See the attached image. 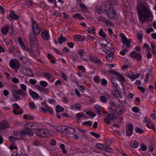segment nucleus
<instances>
[{"label": "nucleus", "mask_w": 156, "mask_h": 156, "mask_svg": "<svg viewBox=\"0 0 156 156\" xmlns=\"http://www.w3.org/2000/svg\"><path fill=\"white\" fill-rule=\"evenodd\" d=\"M36 35L33 33L29 34L30 43L31 48H35V51H38V45Z\"/></svg>", "instance_id": "f257e3e1"}, {"label": "nucleus", "mask_w": 156, "mask_h": 156, "mask_svg": "<svg viewBox=\"0 0 156 156\" xmlns=\"http://www.w3.org/2000/svg\"><path fill=\"white\" fill-rule=\"evenodd\" d=\"M106 14L107 16L110 19L114 20L116 18V13L113 8V6L109 5L106 7Z\"/></svg>", "instance_id": "f03ea898"}, {"label": "nucleus", "mask_w": 156, "mask_h": 156, "mask_svg": "<svg viewBox=\"0 0 156 156\" xmlns=\"http://www.w3.org/2000/svg\"><path fill=\"white\" fill-rule=\"evenodd\" d=\"M126 108L122 104L118 105L116 107L115 112L118 117L122 115L126 111Z\"/></svg>", "instance_id": "7ed1b4c3"}, {"label": "nucleus", "mask_w": 156, "mask_h": 156, "mask_svg": "<svg viewBox=\"0 0 156 156\" xmlns=\"http://www.w3.org/2000/svg\"><path fill=\"white\" fill-rule=\"evenodd\" d=\"M60 130L62 132L68 134H73L76 131V129L74 128L66 126L61 127Z\"/></svg>", "instance_id": "20e7f679"}, {"label": "nucleus", "mask_w": 156, "mask_h": 156, "mask_svg": "<svg viewBox=\"0 0 156 156\" xmlns=\"http://www.w3.org/2000/svg\"><path fill=\"white\" fill-rule=\"evenodd\" d=\"M120 36L121 38V40L122 44L123 45L125 44L126 47H130V44L131 43V40L130 39H127L125 35L123 34H120Z\"/></svg>", "instance_id": "39448f33"}, {"label": "nucleus", "mask_w": 156, "mask_h": 156, "mask_svg": "<svg viewBox=\"0 0 156 156\" xmlns=\"http://www.w3.org/2000/svg\"><path fill=\"white\" fill-rule=\"evenodd\" d=\"M32 20L33 30L34 34L36 35H37L40 33L41 29L36 21H34L33 19Z\"/></svg>", "instance_id": "423d86ee"}, {"label": "nucleus", "mask_w": 156, "mask_h": 156, "mask_svg": "<svg viewBox=\"0 0 156 156\" xmlns=\"http://www.w3.org/2000/svg\"><path fill=\"white\" fill-rule=\"evenodd\" d=\"M109 73L112 75H115L116 76L118 79L121 82V84L122 85L123 90L124 92L125 91L124 88L123 86V84H122V82H124L125 81L124 78L120 74L117 73L116 71H114L113 70H111L109 71Z\"/></svg>", "instance_id": "0eeeda50"}, {"label": "nucleus", "mask_w": 156, "mask_h": 156, "mask_svg": "<svg viewBox=\"0 0 156 156\" xmlns=\"http://www.w3.org/2000/svg\"><path fill=\"white\" fill-rule=\"evenodd\" d=\"M10 66L13 69H18L20 67L18 61L15 59L11 60L9 62Z\"/></svg>", "instance_id": "6e6552de"}, {"label": "nucleus", "mask_w": 156, "mask_h": 156, "mask_svg": "<svg viewBox=\"0 0 156 156\" xmlns=\"http://www.w3.org/2000/svg\"><path fill=\"white\" fill-rule=\"evenodd\" d=\"M90 58L91 61L94 62L96 65L98 66H101L102 64V62L97 57L91 55Z\"/></svg>", "instance_id": "1a4fd4ad"}, {"label": "nucleus", "mask_w": 156, "mask_h": 156, "mask_svg": "<svg viewBox=\"0 0 156 156\" xmlns=\"http://www.w3.org/2000/svg\"><path fill=\"white\" fill-rule=\"evenodd\" d=\"M130 56L132 58H134L138 61H140L142 58L141 55L137 52H132L130 54Z\"/></svg>", "instance_id": "9d476101"}, {"label": "nucleus", "mask_w": 156, "mask_h": 156, "mask_svg": "<svg viewBox=\"0 0 156 156\" xmlns=\"http://www.w3.org/2000/svg\"><path fill=\"white\" fill-rule=\"evenodd\" d=\"M7 18L10 20H12L14 19L17 20L19 17L17 15L15 14L13 11H12L10 12V14L7 16Z\"/></svg>", "instance_id": "9b49d317"}, {"label": "nucleus", "mask_w": 156, "mask_h": 156, "mask_svg": "<svg viewBox=\"0 0 156 156\" xmlns=\"http://www.w3.org/2000/svg\"><path fill=\"white\" fill-rule=\"evenodd\" d=\"M9 124L5 120L2 121L0 123V128L1 129H5L9 128Z\"/></svg>", "instance_id": "f8f14e48"}, {"label": "nucleus", "mask_w": 156, "mask_h": 156, "mask_svg": "<svg viewBox=\"0 0 156 156\" xmlns=\"http://www.w3.org/2000/svg\"><path fill=\"white\" fill-rule=\"evenodd\" d=\"M96 147L98 148L106 151H107V150L109 149L108 147L106 146L105 145L102 144L100 143L96 144Z\"/></svg>", "instance_id": "ddd939ff"}, {"label": "nucleus", "mask_w": 156, "mask_h": 156, "mask_svg": "<svg viewBox=\"0 0 156 156\" xmlns=\"http://www.w3.org/2000/svg\"><path fill=\"white\" fill-rule=\"evenodd\" d=\"M114 49H112L110 53L108 54L106 56V58L109 61L112 60L114 58V52L115 51Z\"/></svg>", "instance_id": "4468645a"}, {"label": "nucleus", "mask_w": 156, "mask_h": 156, "mask_svg": "<svg viewBox=\"0 0 156 156\" xmlns=\"http://www.w3.org/2000/svg\"><path fill=\"white\" fill-rule=\"evenodd\" d=\"M29 93L33 99L39 97L38 94L30 89L29 90Z\"/></svg>", "instance_id": "2eb2a0df"}, {"label": "nucleus", "mask_w": 156, "mask_h": 156, "mask_svg": "<svg viewBox=\"0 0 156 156\" xmlns=\"http://www.w3.org/2000/svg\"><path fill=\"white\" fill-rule=\"evenodd\" d=\"M107 117L108 118L111 120L113 119H114L117 118L118 117V116H117V115L115 111L112 112L108 114Z\"/></svg>", "instance_id": "dca6fc26"}, {"label": "nucleus", "mask_w": 156, "mask_h": 156, "mask_svg": "<svg viewBox=\"0 0 156 156\" xmlns=\"http://www.w3.org/2000/svg\"><path fill=\"white\" fill-rule=\"evenodd\" d=\"M24 131L23 129L21 131H14L13 132L14 134L16 136H24Z\"/></svg>", "instance_id": "f3484780"}, {"label": "nucleus", "mask_w": 156, "mask_h": 156, "mask_svg": "<svg viewBox=\"0 0 156 156\" xmlns=\"http://www.w3.org/2000/svg\"><path fill=\"white\" fill-rule=\"evenodd\" d=\"M18 90H17L14 91L12 93V97L16 101H17L18 99H20V96L19 94L18 93Z\"/></svg>", "instance_id": "a211bd4d"}, {"label": "nucleus", "mask_w": 156, "mask_h": 156, "mask_svg": "<svg viewBox=\"0 0 156 156\" xmlns=\"http://www.w3.org/2000/svg\"><path fill=\"white\" fill-rule=\"evenodd\" d=\"M23 130L24 131V136L26 134L29 136H32L33 135L32 131L29 129H23Z\"/></svg>", "instance_id": "6ab92c4d"}, {"label": "nucleus", "mask_w": 156, "mask_h": 156, "mask_svg": "<svg viewBox=\"0 0 156 156\" xmlns=\"http://www.w3.org/2000/svg\"><path fill=\"white\" fill-rule=\"evenodd\" d=\"M109 5H106L105 4L104 7L101 6H99L98 9V12L99 14H101L102 13L105 12H106V6H109Z\"/></svg>", "instance_id": "aec40b11"}, {"label": "nucleus", "mask_w": 156, "mask_h": 156, "mask_svg": "<svg viewBox=\"0 0 156 156\" xmlns=\"http://www.w3.org/2000/svg\"><path fill=\"white\" fill-rule=\"evenodd\" d=\"M41 35L43 38L45 40H48L49 38L48 33L46 30L42 33Z\"/></svg>", "instance_id": "412c9836"}, {"label": "nucleus", "mask_w": 156, "mask_h": 156, "mask_svg": "<svg viewBox=\"0 0 156 156\" xmlns=\"http://www.w3.org/2000/svg\"><path fill=\"white\" fill-rule=\"evenodd\" d=\"M18 93L19 94L20 96V95L23 98H25L27 96V91L23 90L20 89H18Z\"/></svg>", "instance_id": "4be33fe9"}, {"label": "nucleus", "mask_w": 156, "mask_h": 156, "mask_svg": "<svg viewBox=\"0 0 156 156\" xmlns=\"http://www.w3.org/2000/svg\"><path fill=\"white\" fill-rule=\"evenodd\" d=\"M34 125L31 122H27L25 124V126L27 129H34L33 127L34 126Z\"/></svg>", "instance_id": "5701e85b"}, {"label": "nucleus", "mask_w": 156, "mask_h": 156, "mask_svg": "<svg viewBox=\"0 0 156 156\" xmlns=\"http://www.w3.org/2000/svg\"><path fill=\"white\" fill-rule=\"evenodd\" d=\"M80 105L78 103H76L75 105H73L70 107V108L72 110H76L80 108Z\"/></svg>", "instance_id": "b1692460"}, {"label": "nucleus", "mask_w": 156, "mask_h": 156, "mask_svg": "<svg viewBox=\"0 0 156 156\" xmlns=\"http://www.w3.org/2000/svg\"><path fill=\"white\" fill-rule=\"evenodd\" d=\"M38 51L37 52L35 51L36 52V53L35 54L32 49L31 51H30L29 52V53L32 57L34 58H36L37 56L39 55V53L40 51L38 49Z\"/></svg>", "instance_id": "393cba45"}, {"label": "nucleus", "mask_w": 156, "mask_h": 156, "mask_svg": "<svg viewBox=\"0 0 156 156\" xmlns=\"http://www.w3.org/2000/svg\"><path fill=\"white\" fill-rule=\"evenodd\" d=\"M112 49H114V48H111L107 45L104 46L102 48L103 51L107 53H108L109 52H111Z\"/></svg>", "instance_id": "a878e982"}, {"label": "nucleus", "mask_w": 156, "mask_h": 156, "mask_svg": "<svg viewBox=\"0 0 156 156\" xmlns=\"http://www.w3.org/2000/svg\"><path fill=\"white\" fill-rule=\"evenodd\" d=\"M111 81L114 87L117 90H119L118 85L116 82V81H117V80H116L114 78H112Z\"/></svg>", "instance_id": "bb28decb"}, {"label": "nucleus", "mask_w": 156, "mask_h": 156, "mask_svg": "<svg viewBox=\"0 0 156 156\" xmlns=\"http://www.w3.org/2000/svg\"><path fill=\"white\" fill-rule=\"evenodd\" d=\"M111 95L113 96V98H118L119 97L120 98L121 96L118 93L117 91L112 90L111 93Z\"/></svg>", "instance_id": "cd10ccee"}, {"label": "nucleus", "mask_w": 156, "mask_h": 156, "mask_svg": "<svg viewBox=\"0 0 156 156\" xmlns=\"http://www.w3.org/2000/svg\"><path fill=\"white\" fill-rule=\"evenodd\" d=\"M67 40L66 38L63 37L62 35H61L60 36V37L58 38V41L59 43L61 44L63 43V42Z\"/></svg>", "instance_id": "c85d7f7f"}, {"label": "nucleus", "mask_w": 156, "mask_h": 156, "mask_svg": "<svg viewBox=\"0 0 156 156\" xmlns=\"http://www.w3.org/2000/svg\"><path fill=\"white\" fill-rule=\"evenodd\" d=\"M116 0H107L105 4L112 6V5L116 4Z\"/></svg>", "instance_id": "c756f323"}, {"label": "nucleus", "mask_w": 156, "mask_h": 156, "mask_svg": "<svg viewBox=\"0 0 156 156\" xmlns=\"http://www.w3.org/2000/svg\"><path fill=\"white\" fill-rule=\"evenodd\" d=\"M96 28L94 27H89L87 29V31L90 34H93L95 33Z\"/></svg>", "instance_id": "7c9ffc66"}, {"label": "nucleus", "mask_w": 156, "mask_h": 156, "mask_svg": "<svg viewBox=\"0 0 156 156\" xmlns=\"http://www.w3.org/2000/svg\"><path fill=\"white\" fill-rule=\"evenodd\" d=\"M41 132L42 133V136H44L43 137H45L46 136L49 134V131L48 129H41Z\"/></svg>", "instance_id": "2f4dec72"}, {"label": "nucleus", "mask_w": 156, "mask_h": 156, "mask_svg": "<svg viewBox=\"0 0 156 156\" xmlns=\"http://www.w3.org/2000/svg\"><path fill=\"white\" fill-rule=\"evenodd\" d=\"M9 27L8 26H6L2 28L1 31V32L3 35L6 34L9 31Z\"/></svg>", "instance_id": "473e14b6"}, {"label": "nucleus", "mask_w": 156, "mask_h": 156, "mask_svg": "<svg viewBox=\"0 0 156 156\" xmlns=\"http://www.w3.org/2000/svg\"><path fill=\"white\" fill-rule=\"evenodd\" d=\"M98 44L101 46H104L108 44L109 43L105 40L103 39L98 42Z\"/></svg>", "instance_id": "72a5a7b5"}, {"label": "nucleus", "mask_w": 156, "mask_h": 156, "mask_svg": "<svg viewBox=\"0 0 156 156\" xmlns=\"http://www.w3.org/2000/svg\"><path fill=\"white\" fill-rule=\"evenodd\" d=\"M146 125L148 128H151L155 131V126L152 124L150 120H148V123H146Z\"/></svg>", "instance_id": "f704fd0d"}, {"label": "nucleus", "mask_w": 156, "mask_h": 156, "mask_svg": "<svg viewBox=\"0 0 156 156\" xmlns=\"http://www.w3.org/2000/svg\"><path fill=\"white\" fill-rule=\"evenodd\" d=\"M95 108L97 110V113L98 115H100L102 111V108L101 107L98 105H96L95 106Z\"/></svg>", "instance_id": "c9c22d12"}, {"label": "nucleus", "mask_w": 156, "mask_h": 156, "mask_svg": "<svg viewBox=\"0 0 156 156\" xmlns=\"http://www.w3.org/2000/svg\"><path fill=\"white\" fill-rule=\"evenodd\" d=\"M130 145L132 147L136 148L137 147L138 144L136 141L133 140L130 143Z\"/></svg>", "instance_id": "e433bc0d"}, {"label": "nucleus", "mask_w": 156, "mask_h": 156, "mask_svg": "<svg viewBox=\"0 0 156 156\" xmlns=\"http://www.w3.org/2000/svg\"><path fill=\"white\" fill-rule=\"evenodd\" d=\"M99 35L103 38H105L107 37V36L106 34L103 31L102 29H100L99 33Z\"/></svg>", "instance_id": "4c0bfd02"}, {"label": "nucleus", "mask_w": 156, "mask_h": 156, "mask_svg": "<svg viewBox=\"0 0 156 156\" xmlns=\"http://www.w3.org/2000/svg\"><path fill=\"white\" fill-rule=\"evenodd\" d=\"M64 110V108L61 107L59 105H58L56 106V111L57 113L62 112Z\"/></svg>", "instance_id": "58836bf2"}, {"label": "nucleus", "mask_w": 156, "mask_h": 156, "mask_svg": "<svg viewBox=\"0 0 156 156\" xmlns=\"http://www.w3.org/2000/svg\"><path fill=\"white\" fill-rule=\"evenodd\" d=\"M73 17L74 18H76L78 17L79 18V19L80 20H82L84 19V18L82 17L80 14L79 13H76L74 14L73 16Z\"/></svg>", "instance_id": "ea45409f"}, {"label": "nucleus", "mask_w": 156, "mask_h": 156, "mask_svg": "<svg viewBox=\"0 0 156 156\" xmlns=\"http://www.w3.org/2000/svg\"><path fill=\"white\" fill-rule=\"evenodd\" d=\"M25 71L26 72V74H25L26 75L31 76L33 75L31 71L29 69L27 68L25 69Z\"/></svg>", "instance_id": "a19ab883"}, {"label": "nucleus", "mask_w": 156, "mask_h": 156, "mask_svg": "<svg viewBox=\"0 0 156 156\" xmlns=\"http://www.w3.org/2000/svg\"><path fill=\"white\" fill-rule=\"evenodd\" d=\"M98 21L103 22L104 23L106 20V19L104 17L101 16H99L98 17Z\"/></svg>", "instance_id": "79ce46f5"}, {"label": "nucleus", "mask_w": 156, "mask_h": 156, "mask_svg": "<svg viewBox=\"0 0 156 156\" xmlns=\"http://www.w3.org/2000/svg\"><path fill=\"white\" fill-rule=\"evenodd\" d=\"M135 131L140 134H142L144 132V130L141 129L139 128V127H136L135 128Z\"/></svg>", "instance_id": "37998d69"}, {"label": "nucleus", "mask_w": 156, "mask_h": 156, "mask_svg": "<svg viewBox=\"0 0 156 156\" xmlns=\"http://www.w3.org/2000/svg\"><path fill=\"white\" fill-rule=\"evenodd\" d=\"M41 129H38L35 130V133L37 135V136L39 137L41 136Z\"/></svg>", "instance_id": "c03bdc74"}, {"label": "nucleus", "mask_w": 156, "mask_h": 156, "mask_svg": "<svg viewBox=\"0 0 156 156\" xmlns=\"http://www.w3.org/2000/svg\"><path fill=\"white\" fill-rule=\"evenodd\" d=\"M77 129H78V130L80 132V133H81V134H83V135H82V136L84 137L85 136H86V135L85 134H83L85 133L87 131L85 129H80L79 128H77Z\"/></svg>", "instance_id": "a18cd8bd"}, {"label": "nucleus", "mask_w": 156, "mask_h": 156, "mask_svg": "<svg viewBox=\"0 0 156 156\" xmlns=\"http://www.w3.org/2000/svg\"><path fill=\"white\" fill-rule=\"evenodd\" d=\"M104 23L108 26L110 27L112 26H113V24L112 21L108 20H106Z\"/></svg>", "instance_id": "49530a36"}, {"label": "nucleus", "mask_w": 156, "mask_h": 156, "mask_svg": "<svg viewBox=\"0 0 156 156\" xmlns=\"http://www.w3.org/2000/svg\"><path fill=\"white\" fill-rule=\"evenodd\" d=\"M100 99L101 102L106 103L107 102V98L104 96H101L100 97Z\"/></svg>", "instance_id": "de8ad7c7"}, {"label": "nucleus", "mask_w": 156, "mask_h": 156, "mask_svg": "<svg viewBox=\"0 0 156 156\" xmlns=\"http://www.w3.org/2000/svg\"><path fill=\"white\" fill-rule=\"evenodd\" d=\"M30 107L31 109H34L36 108V106L33 102H30L29 104Z\"/></svg>", "instance_id": "09e8293b"}, {"label": "nucleus", "mask_w": 156, "mask_h": 156, "mask_svg": "<svg viewBox=\"0 0 156 156\" xmlns=\"http://www.w3.org/2000/svg\"><path fill=\"white\" fill-rule=\"evenodd\" d=\"M90 134L97 139H99L100 137V135L96 133L91 132Z\"/></svg>", "instance_id": "8fccbe9b"}, {"label": "nucleus", "mask_w": 156, "mask_h": 156, "mask_svg": "<svg viewBox=\"0 0 156 156\" xmlns=\"http://www.w3.org/2000/svg\"><path fill=\"white\" fill-rule=\"evenodd\" d=\"M42 75L44 77L47 78L48 79H50L51 77V76L49 74L46 73H43Z\"/></svg>", "instance_id": "3c124183"}, {"label": "nucleus", "mask_w": 156, "mask_h": 156, "mask_svg": "<svg viewBox=\"0 0 156 156\" xmlns=\"http://www.w3.org/2000/svg\"><path fill=\"white\" fill-rule=\"evenodd\" d=\"M40 84L41 86L44 87L48 85V84L46 82L43 81H41L40 82Z\"/></svg>", "instance_id": "603ef678"}, {"label": "nucleus", "mask_w": 156, "mask_h": 156, "mask_svg": "<svg viewBox=\"0 0 156 156\" xmlns=\"http://www.w3.org/2000/svg\"><path fill=\"white\" fill-rule=\"evenodd\" d=\"M84 113H79L77 114H76V116L77 117V119H80L81 118L83 117L84 116Z\"/></svg>", "instance_id": "864d4df0"}, {"label": "nucleus", "mask_w": 156, "mask_h": 156, "mask_svg": "<svg viewBox=\"0 0 156 156\" xmlns=\"http://www.w3.org/2000/svg\"><path fill=\"white\" fill-rule=\"evenodd\" d=\"M86 112L87 115L91 116L92 117H95L96 116V115L95 113L90 111H87Z\"/></svg>", "instance_id": "5fc2aeb1"}, {"label": "nucleus", "mask_w": 156, "mask_h": 156, "mask_svg": "<svg viewBox=\"0 0 156 156\" xmlns=\"http://www.w3.org/2000/svg\"><path fill=\"white\" fill-rule=\"evenodd\" d=\"M9 140L12 142H15V141L19 140L18 138H15L12 136H9Z\"/></svg>", "instance_id": "6e6d98bb"}, {"label": "nucleus", "mask_w": 156, "mask_h": 156, "mask_svg": "<svg viewBox=\"0 0 156 156\" xmlns=\"http://www.w3.org/2000/svg\"><path fill=\"white\" fill-rule=\"evenodd\" d=\"M78 68L80 70H81L83 73H84L85 72L86 69L83 66L81 65H79L78 66Z\"/></svg>", "instance_id": "4d7b16f0"}, {"label": "nucleus", "mask_w": 156, "mask_h": 156, "mask_svg": "<svg viewBox=\"0 0 156 156\" xmlns=\"http://www.w3.org/2000/svg\"><path fill=\"white\" fill-rule=\"evenodd\" d=\"M132 110L133 112L137 113L139 112V109L138 108L136 107H134L132 108Z\"/></svg>", "instance_id": "13d9d810"}, {"label": "nucleus", "mask_w": 156, "mask_h": 156, "mask_svg": "<svg viewBox=\"0 0 156 156\" xmlns=\"http://www.w3.org/2000/svg\"><path fill=\"white\" fill-rule=\"evenodd\" d=\"M77 86L78 88H79L81 90V91L83 93L84 92V91L85 90V89L83 86L80 85H77Z\"/></svg>", "instance_id": "bf43d9fd"}, {"label": "nucleus", "mask_w": 156, "mask_h": 156, "mask_svg": "<svg viewBox=\"0 0 156 156\" xmlns=\"http://www.w3.org/2000/svg\"><path fill=\"white\" fill-rule=\"evenodd\" d=\"M127 128L128 129V130L129 131H133V125L130 124L127 126Z\"/></svg>", "instance_id": "052dcab7"}, {"label": "nucleus", "mask_w": 156, "mask_h": 156, "mask_svg": "<svg viewBox=\"0 0 156 156\" xmlns=\"http://www.w3.org/2000/svg\"><path fill=\"white\" fill-rule=\"evenodd\" d=\"M20 87L22 89V90L27 91V87L25 85L23 84H21L20 85Z\"/></svg>", "instance_id": "680f3d73"}, {"label": "nucleus", "mask_w": 156, "mask_h": 156, "mask_svg": "<svg viewBox=\"0 0 156 156\" xmlns=\"http://www.w3.org/2000/svg\"><path fill=\"white\" fill-rule=\"evenodd\" d=\"M92 122L90 121L85 122L83 123V125L87 126H91L92 125Z\"/></svg>", "instance_id": "e2e57ef3"}, {"label": "nucleus", "mask_w": 156, "mask_h": 156, "mask_svg": "<svg viewBox=\"0 0 156 156\" xmlns=\"http://www.w3.org/2000/svg\"><path fill=\"white\" fill-rule=\"evenodd\" d=\"M30 83L33 85H34L37 83V81L35 79H30L29 80Z\"/></svg>", "instance_id": "0e129e2a"}, {"label": "nucleus", "mask_w": 156, "mask_h": 156, "mask_svg": "<svg viewBox=\"0 0 156 156\" xmlns=\"http://www.w3.org/2000/svg\"><path fill=\"white\" fill-rule=\"evenodd\" d=\"M128 78L130 79L131 81H134L135 79V76L134 75H132L128 76Z\"/></svg>", "instance_id": "69168bd1"}, {"label": "nucleus", "mask_w": 156, "mask_h": 156, "mask_svg": "<svg viewBox=\"0 0 156 156\" xmlns=\"http://www.w3.org/2000/svg\"><path fill=\"white\" fill-rule=\"evenodd\" d=\"M94 81L97 83H99L100 81V80L98 76H96L94 78Z\"/></svg>", "instance_id": "338daca9"}, {"label": "nucleus", "mask_w": 156, "mask_h": 156, "mask_svg": "<svg viewBox=\"0 0 156 156\" xmlns=\"http://www.w3.org/2000/svg\"><path fill=\"white\" fill-rule=\"evenodd\" d=\"M107 81L105 79H103L101 80V84L104 86L106 85L107 84Z\"/></svg>", "instance_id": "774afa93"}]
</instances>
